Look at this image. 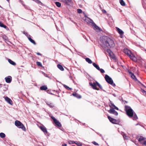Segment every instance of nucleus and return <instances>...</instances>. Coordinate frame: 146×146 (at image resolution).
<instances>
[{
	"instance_id": "nucleus-1",
	"label": "nucleus",
	"mask_w": 146,
	"mask_h": 146,
	"mask_svg": "<svg viewBox=\"0 0 146 146\" xmlns=\"http://www.w3.org/2000/svg\"><path fill=\"white\" fill-rule=\"evenodd\" d=\"M100 44L103 48H106L114 46L113 41L110 38L106 36H103L100 38Z\"/></svg>"
},
{
	"instance_id": "nucleus-2",
	"label": "nucleus",
	"mask_w": 146,
	"mask_h": 146,
	"mask_svg": "<svg viewBox=\"0 0 146 146\" xmlns=\"http://www.w3.org/2000/svg\"><path fill=\"white\" fill-rule=\"evenodd\" d=\"M109 106L111 108L110 110L108 111V112L110 113L114 114L115 115H118V113L114 109L117 110H118V108L116 107L113 104L110 103L109 104Z\"/></svg>"
},
{
	"instance_id": "nucleus-3",
	"label": "nucleus",
	"mask_w": 146,
	"mask_h": 146,
	"mask_svg": "<svg viewBox=\"0 0 146 146\" xmlns=\"http://www.w3.org/2000/svg\"><path fill=\"white\" fill-rule=\"evenodd\" d=\"M125 110L127 115L129 117L133 116L134 115V111L130 107L125 106Z\"/></svg>"
},
{
	"instance_id": "nucleus-4",
	"label": "nucleus",
	"mask_w": 146,
	"mask_h": 146,
	"mask_svg": "<svg viewBox=\"0 0 146 146\" xmlns=\"http://www.w3.org/2000/svg\"><path fill=\"white\" fill-rule=\"evenodd\" d=\"M105 78L106 81L108 83L114 86L115 85V84L113 83L112 79L108 75H106Z\"/></svg>"
},
{
	"instance_id": "nucleus-5",
	"label": "nucleus",
	"mask_w": 146,
	"mask_h": 146,
	"mask_svg": "<svg viewBox=\"0 0 146 146\" xmlns=\"http://www.w3.org/2000/svg\"><path fill=\"white\" fill-rule=\"evenodd\" d=\"M15 125L19 128L22 129L23 130L25 131V128L24 125L20 121H16L15 122Z\"/></svg>"
},
{
	"instance_id": "nucleus-6",
	"label": "nucleus",
	"mask_w": 146,
	"mask_h": 146,
	"mask_svg": "<svg viewBox=\"0 0 146 146\" xmlns=\"http://www.w3.org/2000/svg\"><path fill=\"white\" fill-rule=\"evenodd\" d=\"M84 20L87 23L91 25L94 23L92 20L88 17H86Z\"/></svg>"
},
{
	"instance_id": "nucleus-7",
	"label": "nucleus",
	"mask_w": 146,
	"mask_h": 146,
	"mask_svg": "<svg viewBox=\"0 0 146 146\" xmlns=\"http://www.w3.org/2000/svg\"><path fill=\"white\" fill-rule=\"evenodd\" d=\"M89 84L90 85L92 86L93 89L97 90H99V89L96 87L97 85V82H93V83H90Z\"/></svg>"
},
{
	"instance_id": "nucleus-8",
	"label": "nucleus",
	"mask_w": 146,
	"mask_h": 146,
	"mask_svg": "<svg viewBox=\"0 0 146 146\" xmlns=\"http://www.w3.org/2000/svg\"><path fill=\"white\" fill-rule=\"evenodd\" d=\"M105 49L107 50V52L109 54L111 57L113 59H114L115 58L114 55L110 49H107V48Z\"/></svg>"
},
{
	"instance_id": "nucleus-9",
	"label": "nucleus",
	"mask_w": 146,
	"mask_h": 146,
	"mask_svg": "<svg viewBox=\"0 0 146 146\" xmlns=\"http://www.w3.org/2000/svg\"><path fill=\"white\" fill-rule=\"evenodd\" d=\"M123 51L124 53L127 54L129 56L131 54V51L127 48H125L124 49Z\"/></svg>"
},
{
	"instance_id": "nucleus-10",
	"label": "nucleus",
	"mask_w": 146,
	"mask_h": 146,
	"mask_svg": "<svg viewBox=\"0 0 146 146\" xmlns=\"http://www.w3.org/2000/svg\"><path fill=\"white\" fill-rule=\"evenodd\" d=\"M108 118L110 121L112 123L114 124L117 123V121L116 119L111 117L110 116H108Z\"/></svg>"
},
{
	"instance_id": "nucleus-11",
	"label": "nucleus",
	"mask_w": 146,
	"mask_h": 146,
	"mask_svg": "<svg viewBox=\"0 0 146 146\" xmlns=\"http://www.w3.org/2000/svg\"><path fill=\"white\" fill-rule=\"evenodd\" d=\"M5 100L9 104L12 105L13 104L12 101L11 100L7 97L5 98Z\"/></svg>"
},
{
	"instance_id": "nucleus-12",
	"label": "nucleus",
	"mask_w": 146,
	"mask_h": 146,
	"mask_svg": "<svg viewBox=\"0 0 146 146\" xmlns=\"http://www.w3.org/2000/svg\"><path fill=\"white\" fill-rule=\"evenodd\" d=\"M124 32L121 29H119V36L121 38H124L125 37V36L123 35Z\"/></svg>"
},
{
	"instance_id": "nucleus-13",
	"label": "nucleus",
	"mask_w": 146,
	"mask_h": 146,
	"mask_svg": "<svg viewBox=\"0 0 146 146\" xmlns=\"http://www.w3.org/2000/svg\"><path fill=\"white\" fill-rule=\"evenodd\" d=\"M6 82L8 83H10L11 82V77L9 76L7 77H6L5 78Z\"/></svg>"
},
{
	"instance_id": "nucleus-14",
	"label": "nucleus",
	"mask_w": 146,
	"mask_h": 146,
	"mask_svg": "<svg viewBox=\"0 0 146 146\" xmlns=\"http://www.w3.org/2000/svg\"><path fill=\"white\" fill-rule=\"evenodd\" d=\"M129 72V75L132 78H133L135 81L137 80V79L135 77V76L134 74H133L132 72Z\"/></svg>"
},
{
	"instance_id": "nucleus-15",
	"label": "nucleus",
	"mask_w": 146,
	"mask_h": 146,
	"mask_svg": "<svg viewBox=\"0 0 146 146\" xmlns=\"http://www.w3.org/2000/svg\"><path fill=\"white\" fill-rule=\"evenodd\" d=\"M131 59L134 61H136L137 60V58L136 57L131 53V54L129 56Z\"/></svg>"
},
{
	"instance_id": "nucleus-16",
	"label": "nucleus",
	"mask_w": 146,
	"mask_h": 146,
	"mask_svg": "<svg viewBox=\"0 0 146 146\" xmlns=\"http://www.w3.org/2000/svg\"><path fill=\"white\" fill-rule=\"evenodd\" d=\"M40 129L45 133H47V131L46 128L44 126H40Z\"/></svg>"
},
{
	"instance_id": "nucleus-17",
	"label": "nucleus",
	"mask_w": 146,
	"mask_h": 146,
	"mask_svg": "<svg viewBox=\"0 0 146 146\" xmlns=\"http://www.w3.org/2000/svg\"><path fill=\"white\" fill-rule=\"evenodd\" d=\"M94 27V29L95 30H100L99 28L96 25L94 22L92 25H91Z\"/></svg>"
},
{
	"instance_id": "nucleus-18",
	"label": "nucleus",
	"mask_w": 146,
	"mask_h": 146,
	"mask_svg": "<svg viewBox=\"0 0 146 146\" xmlns=\"http://www.w3.org/2000/svg\"><path fill=\"white\" fill-rule=\"evenodd\" d=\"M62 1L64 3L68 5L72 3V0H62Z\"/></svg>"
},
{
	"instance_id": "nucleus-19",
	"label": "nucleus",
	"mask_w": 146,
	"mask_h": 146,
	"mask_svg": "<svg viewBox=\"0 0 146 146\" xmlns=\"http://www.w3.org/2000/svg\"><path fill=\"white\" fill-rule=\"evenodd\" d=\"M57 67L61 71H63L64 70L63 66L60 64H58L57 65Z\"/></svg>"
},
{
	"instance_id": "nucleus-20",
	"label": "nucleus",
	"mask_w": 146,
	"mask_h": 146,
	"mask_svg": "<svg viewBox=\"0 0 146 146\" xmlns=\"http://www.w3.org/2000/svg\"><path fill=\"white\" fill-rule=\"evenodd\" d=\"M137 139L139 141L143 140L145 139V138L142 136H140L137 137Z\"/></svg>"
},
{
	"instance_id": "nucleus-21",
	"label": "nucleus",
	"mask_w": 146,
	"mask_h": 146,
	"mask_svg": "<svg viewBox=\"0 0 146 146\" xmlns=\"http://www.w3.org/2000/svg\"><path fill=\"white\" fill-rule=\"evenodd\" d=\"M54 122L55 124L58 127H60L61 126V125L59 121H58L57 120H55V121H54Z\"/></svg>"
},
{
	"instance_id": "nucleus-22",
	"label": "nucleus",
	"mask_w": 146,
	"mask_h": 146,
	"mask_svg": "<svg viewBox=\"0 0 146 146\" xmlns=\"http://www.w3.org/2000/svg\"><path fill=\"white\" fill-rule=\"evenodd\" d=\"M72 95L74 96H75L78 98H81V96L79 94H78L77 93H73L72 94Z\"/></svg>"
},
{
	"instance_id": "nucleus-23",
	"label": "nucleus",
	"mask_w": 146,
	"mask_h": 146,
	"mask_svg": "<svg viewBox=\"0 0 146 146\" xmlns=\"http://www.w3.org/2000/svg\"><path fill=\"white\" fill-rule=\"evenodd\" d=\"M9 62L11 64L15 66L16 65V63L12 61L11 59H9L8 60Z\"/></svg>"
},
{
	"instance_id": "nucleus-24",
	"label": "nucleus",
	"mask_w": 146,
	"mask_h": 146,
	"mask_svg": "<svg viewBox=\"0 0 146 146\" xmlns=\"http://www.w3.org/2000/svg\"><path fill=\"white\" fill-rule=\"evenodd\" d=\"M47 89V88L46 86H42L40 88V89L41 90H46Z\"/></svg>"
},
{
	"instance_id": "nucleus-25",
	"label": "nucleus",
	"mask_w": 146,
	"mask_h": 146,
	"mask_svg": "<svg viewBox=\"0 0 146 146\" xmlns=\"http://www.w3.org/2000/svg\"><path fill=\"white\" fill-rule=\"evenodd\" d=\"M93 64L94 66L95 67L97 70H98L100 69V67L99 66L96 64L95 63H93Z\"/></svg>"
},
{
	"instance_id": "nucleus-26",
	"label": "nucleus",
	"mask_w": 146,
	"mask_h": 146,
	"mask_svg": "<svg viewBox=\"0 0 146 146\" xmlns=\"http://www.w3.org/2000/svg\"><path fill=\"white\" fill-rule=\"evenodd\" d=\"M28 38L29 40L33 44H34L35 45L36 44V43L34 41V40L32 39L30 37H28Z\"/></svg>"
},
{
	"instance_id": "nucleus-27",
	"label": "nucleus",
	"mask_w": 146,
	"mask_h": 146,
	"mask_svg": "<svg viewBox=\"0 0 146 146\" xmlns=\"http://www.w3.org/2000/svg\"><path fill=\"white\" fill-rule=\"evenodd\" d=\"M85 60L89 64H91L92 63V60L89 58H86Z\"/></svg>"
},
{
	"instance_id": "nucleus-28",
	"label": "nucleus",
	"mask_w": 146,
	"mask_h": 146,
	"mask_svg": "<svg viewBox=\"0 0 146 146\" xmlns=\"http://www.w3.org/2000/svg\"><path fill=\"white\" fill-rule=\"evenodd\" d=\"M47 104L50 108H53L54 106V105L52 103H47Z\"/></svg>"
},
{
	"instance_id": "nucleus-29",
	"label": "nucleus",
	"mask_w": 146,
	"mask_h": 146,
	"mask_svg": "<svg viewBox=\"0 0 146 146\" xmlns=\"http://www.w3.org/2000/svg\"><path fill=\"white\" fill-rule=\"evenodd\" d=\"M120 3L123 6H124L125 5V2L123 0H120Z\"/></svg>"
},
{
	"instance_id": "nucleus-30",
	"label": "nucleus",
	"mask_w": 146,
	"mask_h": 146,
	"mask_svg": "<svg viewBox=\"0 0 146 146\" xmlns=\"http://www.w3.org/2000/svg\"><path fill=\"white\" fill-rule=\"evenodd\" d=\"M75 144H76L78 146H81L82 145V144L80 142L76 141L75 142Z\"/></svg>"
},
{
	"instance_id": "nucleus-31",
	"label": "nucleus",
	"mask_w": 146,
	"mask_h": 146,
	"mask_svg": "<svg viewBox=\"0 0 146 146\" xmlns=\"http://www.w3.org/2000/svg\"><path fill=\"white\" fill-rule=\"evenodd\" d=\"M0 27H3L4 28H6V26L4 25L2 22H0Z\"/></svg>"
},
{
	"instance_id": "nucleus-32",
	"label": "nucleus",
	"mask_w": 146,
	"mask_h": 146,
	"mask_svg": "<svg viewBox=\"0 0 146 146\" xmlns=\"http://www.w3.org/2000/svg\"><path fill=\"white\" fill-rule=\"evenodd\" d=\"M64 87L68 90H72V89L65 84L63 85Z\"/></svg>"
},
{
	"instance_id": "nucleus-33",
	"label": "nucleus",
	"mask_w": 146,
	"mask_h": 146,
	"mask_svg": "<svg viewBox=\"0 0 146 146\" xmlns=\"http://www.w3.org/2000/svg\"><path fill=\"white\" fill-rule=\"evenodd\" d=\"M5 134L3 133H0V137L1 138H4L5 137Z\"/></svg>"
},
{
	"instance_id": "nucleus-34",
	"label": "nucleus",
	"mask_w": 146,
	"mask_h": 146,
	"mask_svg": "<svg viewBox=\"0 0 146 146\" xmlns=\"http://www.w3.org/2000/svg\"><path fill=\"white\" fill-rule=\"evenodd\" d=\"M56 5L58 7H60L61 6V4L59 2H56L55 3Z\"/></svg>"
},
{
	"instance_id": "nucleus-35",
	"label": "nucleus",
	"mask_w": 146,
	"mask_h": 146,
	"mask_svg": "<svg viewBox=\"0 0 146 146\" xmlns=\"http://www.w3.org/2000/svg\"><path fill=\"white\" fill-rule=\"evenodd\" d=\"M122 135L124 139H127V136H126V135L123 133H122Z\"/></svg>"
},
{
	"instance_id": "nucleus-36",
	"label": "nucleus",
	"mask_w": 146,
	"mask_h": 146,
	"mask_svg": "<svg viewBox=\"0 0 146 146\" xmlns=\"http://www.w3.org/2000/svg\"><path fill=\"white\" fill-rule=\"evenodd\" d=\"M137 118H137V115L135 113V114L134 115V116H133V120H136V119H137Z\"/></svg>"
},
{
	"instance_id": "nucleus-37",
	"label": "nucleus",
	"mask_w": 146,
	"mask_h": 146,
	"mask_svg": "<svg viewBox=\"0 0 146 146\" xmlns=\"http://www.w3.org/2000/svg\"><path fill=\"white\" fill-rule=\"evenodd\" d=\"M75 142L74 141H68V143L70 144H72L73 143H75Z\"/></svg>"
},
{
	"instance_id": "nucleus-38",
	"label": "nucleus",
	"mask_w": 146,
	"mask_h": 146,
	"mask_svg": "<svg viewBox=\"0 0 146 146\" xmlns=\"http://www.w3.org/2000/svg\"><path fill=\"white\" fill-rule=\"evenodd\" d=\"M36 63L37 65L38 66H42L41 63L40 62H36Z\"/></svg>"
},
{
	"instance_id": "nucleus-39",
	"label": "nucleus",
	"mask_w": 146,
	"mask_h": 146,
	"mask_svg": "<svg viewBox=\"0 0 146 146\" xmlns=\"http://www.w3.org/2000/svg\"><path fill=\"white\" fill-rule=\"evenodd\" d=\"M98 70H100L102 73H104L105 72L104 70L102 69H100H100Z\"/></svg>"
},
{
	"instance_id": "nucleus-40",
	"label": "nucleus",
	"mask_w": 146,
	"mask_h": 146,
	"mask_svg": "<svg viewBox=\"0 0 146 146\" xmlns=\"http://www.w3.org/2000/svg\"><path fill=\"white\" fill-rule=\"evenodd\" d=\"M82 12V10L80 9H78L77 10V12L79 13H81Z\"/></svg>"
},
{
	"instance_id": "nucleus-41",
	"label": "nucleus",
	"mask_w": 146,
	"mask_h": 146,
	"mask_svg": "<svg viewBox=\"0 0 146 146\" xmlns=\"http://www.w3.org/2000/svg\"><path fill=\"white\" fill-rule=\"evenodd\" d=\"M42 74H43V75H44L45 76H46V77H48V78H49V77H48V76H47V74H45V73H44V72H42Z\"/></svg>"
},
{
	"instance_id": "nucleus-42",
	"label": "nucleus",
	"mask_w": 146,
	"mask_h": 146,
	"mask_svg": "<svg viewBox=\"0 0 146 146\" xmlns=\"http://www.w3.org/2000/svg\"><path fill=\"white\" fill-rule=\"evenodd\" d=\"M97 86H98L101 88H102V86H101V85L98 82Z\"/></svg>"
},
{
	"instance_id": "nucleus-43",
	"label": "nucleus",
	"mask_w": 146,
	"mask_h": 146,
	"mask_svg": "<svg viewBox=\"0 0 146 146\" xmlns=\"http://www.w3.org/2000/svg\"><path fill=\"white\" fill-rule=\"evenodd\" d=\"M51 118L53 120L54 122L55 121V120H56V119H55V118L53 117H52Z\"/></svg>"
},
{
	"instance_id": "nucleus-44",
	"label": "nucleus",
	"mask_w": 146,
	"mask_h": 146,
	"mask_svg": "<svg viewBox=\"0 0 146 146\" xmlns=\"http://www.w3.org/2000/svg\"><path fill=\"white\" fill-rule=\"evenodd\" d=\"M93 143L95 145H98V144L96 143V142H95V141H94V142H93Z\"/></svg>"
},
{
	"instance_id": "nucleus-45",
	"label": "nucleus",
	"mask_w": 146,
	"mask_h": 146,
	"mask_svg": "<svg viewBox=\"0 0 146 146\" xmlns=\"http://www.w3.org/2000/svg\"><path fill=\"white\" fill-rule=\"evenodd\" d=\"M62 146H67V144L66 143L63 144L62 145Z\"/></svg>"
},
{
	"instance_id": "nucleus-46",
	"label": "nucleus",
	"mask_w": 146,
	"mask_h": 146,
	"mask_svg": "<svg viewBox=\"0 0 146 146\" xmlns=\"http://www.w3.org/2000/svg\"><path fill=\"white\" fill-rule=\"evenodd\" d=\"M143 144L145 145H146V141H144Z\"/></svg>"
},
{
	"instance_id": "nucleus-47",
	"label": "nucleus",
	"mask_w": 146,
	"mask_h": 146,
	"mask_svg": "<svg viewBox=\"0 0 146 146\" xmlns=\"http://www.w3.org/2000/svg\"><path fill=\"white\" fill-rule=\"evenodd\" d=\"M102 11L104 13H106V11L104 10H103Z\"/></svg>"
},
{
	"instance_id": "nucleus-48",
	"label": "nucleus",
	"mask_w": 146,
	"mask_h": 146,
	"mask_svg": "<svg viewBox=\"0 0 146 146\" xmlns=\"http://www.w3.org/2000/svg\"><path fill=\"white\" fill-rule=\"evenodd\" d=\"M116 28L117 29V32L119 33V28L117 27H116Z\"/></svg>"
},
{
	"instance_id": "nucleus-49",
	"label": "nucleus",
	"mask_w": 146,
	"mask_h": 146,
	"mask_svg": "<svg viewBox=\"0 0 146 146\" xmlns=\"http://www.w3.org/2000/svg\"><path fill=\"white\" fill-rule=\"evenodd\" d=\"M37 54L38 55H40V53H37Z\"/></svg>"
},
{
	"instance_id": "nucleus-50",
	"label": "nucleus",
	"mask_w": 146,
	"mask_h": 146,
	"mask_svg": "<svg viewBox=\"0 0 146 146\" xmlns=\"http://www.w3.org/2000/svg\"><path fill=\"white\" fill-rule=\"evenodd\" d=\"M7 1H9V0H7Z\"/></svg>"
}]
</instances>
